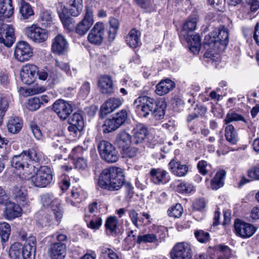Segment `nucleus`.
Returning a JSON list of instances; mask_svg holds the SVG:
<instances>
[{
	"label": "nucleus",
	"instance_id": "obj_5",
	"mask_svg": "<svg viewBox=\"0 0 259 259\" xmlns=\"http://www.w3.org/2000/svg\"><path fill=\"white\" fill-rule=\"evenodd\" d=\"M98 149L102 159L108 163L116 162L119 158L118 151L109 142L103 140L98 144Z\"/></svg>",
	"mask_w": 259,
	"mask_h": 259
},
{
	"label": "nucleus",
	"instance_id": "obj_47",
	"mask_svg": "<svg viewBox=\"0 0 259 259\" xmlns=\"http://www.w3.org/2000/svg\"><path fill=\"white\" fill-rule=\"evenodd\" d=\"M41 105V102L39 98L32 97L28 99L27 108L30 111H36L40 108Z\"/></svg>",
	"mask_w": 259,
	"mask_h": 259
},
{
	"label": "nucleus",
	"instance_id": "obj_31",
	"mask_svg": "<svg viewBox=\"0 0 259 259\" xmlns=\"http://www.w3.org/2000/svg\"><path fill=\"white\" fill-rule=\"evenodd\" d=\"M131 139L132 138L130 134L125 132H121L117 135L116 143L119 148L123 149L131 146L132 143Z\"/></svg>",
	"mask_w": 259,
	"mask_h": 259
},
{
	"label": "nucleus",
	"instance_id": "obj_19",
	"mask_svg": "<svg viewBox=\"0 0 259 259\" xmlns=\"http://www.w3.org/2000/svg\"><path fill=\"white\" fill-rule=\"evenodd\" d=\"M122 104L119 98H111L106 101L101 106L100 112L102 116L106 115L118 108Z\"/></svg>",
	"mask_w": 259,
	"mask_h": 259
},
{
	"label": "nucleus",
	"instance_id": "obj_33",
	"mask_svg": "<svg viewBox=\"0 0 259 259\" xmlns=\"http://www.w3.org/2000/svg\"><path fill=\"white\" fill-rule=\"evenodd\" d=\"M226 174V172L224 170H220L215 174L214 178L211 181L210 186L212 189L217 190L223 186Z\"/></svg>",
	"mask_w": 259,
	"mask_h": 259
},
{
	"label": "nucleus",
	"instance_id": "obj_16",
	"mask_svg": "<svg viewBox=\"0 0 259 259\" xmlns=\"http://www.w3.org/2000/svg\"><path fill=\"white\" fill-rule=\"evenodd\" d=\"M66 252V245L64 243L55 242L50 245L49 253L52 259H64Z\"/></svg>",
	"mask_w": 259,
	"mask_h": 259
},
{
	"label": "nucleus",
	"instance_id": "obj_11",
	"mask_svg": "<svg viewBox=\"0 0 259 259\" xmlns=\"http://www.w3.org/2000/svg\"><path fill=\"white\" fill-rule=\"evenodd\" d=\"M105 33V27L103 23L97 22L89 33V41L93 45L100 46L103 42Z\"/></svg>",
	"mask_w": 259,
	"mask_h": 259
},
{
	"label": "nucleus",
	"instance_id": "obj_22",
	"mask_svg": "<svg viewBox=\"0 0 259 259\" xmlns=\"http://www.w3.org/2000/svg\"><path fill=\"white\" fill-rule=\"evenodd\" d=\"M98 85L101 92L104 94H111L113 93V81L111 76H101L98 81Z\"/></svg>",
	"mask_w": 259,
	"mask_h": 259
},
{
	"label": "nucleus",
	"instance_id": "obj_39",
	"mask_svg": "<svg viewBox=\"0 0 259 259\" xmlns=\"http://www.w3.org/2000/svg\"><path fill=\"white\" fill-rule=\"evenodd\" d=\"M110 27L108 30V39L109 41L114 40L117 30L119 28V21L115 18H112L109 20Z\"/></svg>",
	"mask_w": 259,
	"mask_h": 259
},
{
	"label": "nucleus",
	"instance_id": "obj_50",
	"mask_svg": "<svg viewBox=\"0 0 259 259\" xmlns=\"http://www.w3.org/2000/svg\"><path fill=\"white\" fill-rule=\"evenodd\" d=\"M92 25L90 22L80 21L76 27V32L80 35L85 34L91 28Z\"/></svg>",
	"mask_w": 259,
	"mask_h": 259
},
{
	"label": "nucleus",
	"instance_id": "obj_30",
	"mask_svg": "<svg viewBox=\"0 0 259 259\" xmlns=\"http://www.w3.org/2000/svg\"><path fill=\"white\" fill-rule=\"evenodd\" d=\"M135 143L139 144L143 142L146 138V127L144 124L139 123L133 130Z\"/></svg>",
	"mask_w": 259,
	"mask_h": 259
},
{
	"label": "nucleus",
	"instance_id": "obj_38",
	"mask_svg": "<svg viewBox=\"0 0 259 259\" xmlns=\"http://www.w3.org/2000/svg\"><path fill=\"white\" fill-rule=\"evenodd\" d=\"M22 244L19 242H15L10 247L9 254L11 259H20L22 255Z\"/></svg>",
	"mask_w": 259,
	"mask_h": 259
},
{
	"label": "nucleus",
	"instance_id": "obj_32",
	"mask_svg": "<svg viewBox=\"0 0 259 259\" xmlns=\"http://www.w3.org/2000/svg\"><path fill=\"white\" fill-rule=\"evenodd\" d=\"M23 122L22 120L18 117H11L7 124V127L9 132L12 134L19 133L22 128Z\"/></svg>",
	"mask_w": 259,
	"mask_h": 259
},
{
	"label": "nucleus",
	"instance_id": "obj_58",
	"mask_svg": "<svg viewBox=\"0 0 259 259\" xmlns=\"http://www.w3.org/2000/svg\"><path fill=\"white\" fill-rule=\"evenodd\" d=\"M55 65L59 67L61 70L64 71L67 75H72V71L70 69V66L67 63L63 61L56 60Z\"/></svg>",
	"mask_w": 259,
	"mask_h": 259
},
{
	"label": "nucleus",
	"instance_id": "obj_48",
	"mask_svg": "<svg viewBox=\"0 0 259 259\" xmlns=\"http://www.w3.org/2000/svg\"><path fill=\"white\" fill-rule=\"evenodd\" d=\"M52 20V17L50 11L42 10L40 14L38 21L44 26L47 25Z\"/></svg>",
	"mask_w": 259,
	"mask_h": 259
},
{
	"label": "nucleus",
	"instance_id": "obj_15",
	"mask_svg": "<svg viewBox=\"0 0 259 259\" xmlns=\"http://www.w3.org/2000/svg\"><path fill=\"white\" fill-rule=\"evenodd\" d=\"M36 249V239L34 236H29L26 240L22 250L23 259H35Z\"/></svg>",
	"mask_w": 259,
	"mask_h": 259
},
{
	"label": "nucleus",
	"instance_id": "obj_34",
	"mask_svg": "<svg viewBox=\"0 0 259 259\" xmlns=\"http://www.w3.org/2000/svg\"><path fill=\"white\" fill-rule=\"evenodd\" d=\"M189 35H191L189 37V39L186 38H184V39L188 43L190 44V49L192 52L198 53L201 48L200 36L198 34H194L193 32L190 33Z\"/></svg>",
	"mask_w": 259,
	"mask_h": 259
},
{
	"label": "nucleus",
	"instance_id": "obj_62",
	"mask_svg": "<svg viewBox=\"0 0 259 259\" xmlns=\"http://www.w3.org/2000/svg\"><path fill=\"white\" fill-rule=\"evenodd\" d=\"M31 130L37 140H40L42 137V134L39 126L34 123H31L30 125Z\"/></svg>",
	"mask_w": 259,
	"mask_h": 259
},
{
	"label": "nucleus",
	"instance_id": "obj_49",
	"mask_svg": "<svg viewBox=\"0 0 259 259\" xmlns=\"http://www.w3.org/2000/svg\"><path fill=\"white\" fill-rule=\"evenodd\" d=\"M69 124L84 126V122L82 116L78 113H73L68 120Z\"/></svg>",
	"mask_w": 259,
	"mask_h": 259
},
{
	"label": "nucleus",
	"instance_id": "obj_1",
	"mask_svg": "<svg viewBox=\"0 0 259 259\" xmlns=\"http://www.w3.org/2000/svg\"><path fill=\"white\" fill-rule=\"evenodd\" d=\"M41 158V153L34 148L23 151L20 154L15 155L11 159V165L19 171L20 178L28 180L30 174L34 173L35 166L29 164V161L39 162Z\"/></svg>",
	"mask_w": 259,
	"mask_h": 259
},
{
	"label": "nucleus",
	"instance_id": "obj_29",
	"mask_svg": "<svg viewBox=\"0 0 259 259\" xmlns=\"http://www.w3.org/2000/svg\"><path fill=\"white\" fill-rule=\"evenodd\" d=\"M58 12L65 28L69 31L73 30L74 28L73 20L66 15L67 9L65 7L62 8L61 6L60 9H58Z\"/></svg>",
	"mask_w": 259,
	"mask_h": 259
},
{
	"label": "nucleus",
	"instance_id": "obj_23",
	"mask_svg": "<svg viewBox=\"0 0 259 259\" xmlns=\"http://www.w3.org/2000/svg\"><path fill=\"white\" fill-rule=\"evenodd\" d=\"M20 206L14 202H6L4 210V214L8 219H13L18 217L21 213Z\"/></svg>",
	"mask_w": 259,
	"mask_h": 259
},
{
	"label": "nucleus",
	"instance_id": "obj_9",
	"mask_svg": "<svg viewBox=\"0 0 259 259\" xmlns=\"http://www.w3.org/2000/svg\"><path fill=\"white\" fill-rule=\"evenodd\" d=\"M25 34L28 37L36 43L45 42L48 37V32L44 29L32 25L25 29Z\"/></svg>",
	"mask_w": 259,
	"mask_h": 259
},
{
	"label": "nucleus",
	"instance_id": "obj_37",
	"mask_svg": "<svg viewBox=\"0 0 259 259\" xmlns=\"http://www.w3.org/2000/svg\"><path fill=\"white\" fill-rule=\"evenodd\" d=\"M19 13L23 19H28L34 14L31 6L24 0L21 1Z\"/></svg>",
	"mask_w": 259,
	"mask_h": 259
},
{
	"label": "nucleus",
	"instance_id": "obj_52",
	"mask_svg": "<svg viewBox=\"0 0 259 259\" xmlns=\"http://www.w3.org/2000/svg\"><path fill=\"white\" fill-rule=\"evenodd\" d=\"M128 215L133 224L137 228H139L142 225L144 220H140L139 219L138 213L134 209L130 210L128 211Z\"/></svg>",
	"mask_w": 259,
	"mask_h": 259
},
{
	"label": "nucleus",
	"instance_id": "obj_24",
	"mask_svg": "<svg viewBox=\"0 0 259 259\" xmlns=\"http://www.w3.org/2000/svg\"><path fill=\"white\" fill-rule=\"evenodd\" d=\"M166 171L160 169L153 168L150 172L151 181L155 184L166 183L169 180V176Z\"/></svg>",
	"mask_w": 259,
	"mask_h": 259
},
{
	"label": "nucleus",
	"instance_id": "obj_55",
	"mask_svg": "<svg viewBox=\"0 0 259 259\" xmlns=\"http://www.w3.org/2000/svg\"><path fill=\"white\" fill-rule=\"evenodd\" d=\"M243 5L249 6L250 12L254 13L259 9V0H243Z\"/></svg>",
	"mask_w": 259,
	"mask_h": 259
},
{
	"label": "nucleus",
	"instance_id": "obj_42",
	"mask_svg": "<svg viewBox=\"0 0 259 259\" xmlns=\"http://www.w3.org/2000/svg\"><path fill=\"white\" fill-rule=\"evenodd\" d=\"M238 121H242L245 123L246 124H247V121L241 115L234 112L228 113L224 120V122L225 124H229L230 122Z\"/></svg>",
	"mask_w": 259,
	"mask_h": 259
},
{
	"label": "nucleus",
	"instance_id": "obj_7",
	"mask_svg": "<svg viewBox=\"0 0 259 259\" xmlns=\"http://www.w3.org/2000/svg\"><path fill=\"white\" fill-rule=\"evenodd\" d=\"M192 254L190 244L185 242L176 243L170 251L172 259H191Z\"/></svg>",
	"mask_w": 259,
	"mask_h": 259
},
{
	"label": "nucleus",
	"instance_id": "obj_40",
	"mask_svg": "<svg viewBox=\"0 0 259 259\" xmlns=\"http://www.w3.org/2000/svg\"><path fill=\"white\" fill-rule=\"evenodd\" d=\"M134 107L138 113H143V116L146 117V96H141L136 99L134 102Z\"/></svg>",
	"mask_w": 259,
	"mask_h": 259
},
{
	"label": "nucleus",
	"instance_id": "obj_8",
	"mask_svg": "<svg viewBox=\"0 0 259 259\" xmlns=\"http://www.w3.org/2000/svg\"><path fill=\"white\" fill-rule=\"evenodd\" d=\"M32 55V49L28 43L21 41L17 44L14 56L18 61L22 62L28 61Z\"/></svg>",
	"mask_w": 259,
	"mask_h": 259
},
{
	"label": "nucleus",
	"instance_id": "obj_20",
	"mask_svg": "<svg viewBox=\"0 0 259 259\" xmlns=\"http://www.w3.org/2000/svg\"><path fill=\"white\" fill-rule=\"evenodd\" d=\"M68 44L65 38L61 34L57 35L53 40L52 49L59 54L64 53L67 49Z\"/></svg>",
	"mask_w": 259,
	"mask_h": 259
},
{
	"label": "nucleus",
	"instance_id": "obj_3",
	"mask_svg": "<svg viewBox=\"0 0 259 259\" xmlns=\"http://www.w3.org/2000/svg\"><path fill=\"white\" fill-rule=\"evenodd\" d=\"M205 41L209 45L213 44L221 50H224L229 43V30L224 25H219L205 36Z\"/></svg>",
	"mask_w": 259,
	"mask_h": 259
},
{
	"label": "nucleus",
	"instance_id": "obj_46",
	"mask_svg": "<svg viewBox=\"0 0 259 259\" xmlns=\"http://www.w3.org/2000/svg\"><path fill=\"white\" fill-rule=\"evenodd\" d=\"M183 212V208L181 204L178 203L171 206L168 210V214L170 217L179 218L181 217Z\"/></svg>",
	"mask_w": 259,
	"mask_h": 259
},
{
	"label": "nucleus",
	"instance_id": "obj_63",
	"mask_svg": "<svg viewBox=\"0 0 259 259\" xmlns=\"http://www.w3.org/2000/svg\"><path fill=\"white\" fill-rule=\"evenodd\" d=\"M134 231H131L124 240L125 243L130 248L134 246L136 242V236L133 234Z\"/></svg>",
	"mask_w": 259,
	"mask_h": 259
},
{
	"label": "nucleus",
	"instance_id": "obj_2",
	"mask_svg": "<svg viewBox=\"0 0 259 259\" xmlns=\"http://www.w3.org/2000/svg\"><path fill=\"white\" fill-rule=\"evenodd\" d=\"M124 182V177L121 168L110 167L103 170L100 174L99 186L109 191H116L121 188Z\"/></svg>",
	"mask_w": 259,
	"mask_h": 259
},
{
	"label": "nucleus",
	"instance_id": "obj_18",
	"mask_svg": "<svg viewBox=\"0 0 259 259\" xmlns=\"http://www.w3.org/2000/svg\"><path fill=\"white\" fill-rule=\"evenodd\" d=\"M168 167L172 174L180 177L185 176L189 169L186 164H182L180 161L175 159L170 160L168 164Z\"/></svg>",
	"mask_w": 259,
	"mask_h": 259
},
{
	"label": "nucleus",
	"instance_id": "obj_26",
	"mask_svg": "<svg viewBox=\"0 0 259 259\" xmlns=\"http://www.w3.org/2000/svg\"><path fill=\"white\" fill-rule=\"evenodd\" d=\"M197 20L195 17L189 18L183 25V29L180 32V37L189 39L190 33H193L196 27Z\"/></svg>",
	"mask_w": 259,
	"mask_h": 259
},
{
	"label": "nucleus",
	"instance_id": "obj_14",
	"mask_svg": "<svg viewBox=\"0 0 259 259\" xmlns=\"http://www.w3.org/2000/svg\"><path fill=\"white\" fill-rule=\"evenodd\" d=\"M37 67L33 64H27L23 66L21 74V79L26 84H31L36 78Z\"/></svg>",
	"mask_w": 259,
	"mask_h": 259
},
{
	"label": "nucleus",
	"instance_id": "obj_35",
	"mask_svg": "<svg viewBox=\"0 0 259 259\" xmlns=\"http://www.w3.org/2000/svg\"><path fill=\"white\" fill-rule=\"evenodd\" d=\"M80 189H73L71 192V195L66 198V202L68 204L73 206H77V204L82 201V196Z\"/></svg>",
	"mask_w": 259,
	"mask_h": 259
},
{
	"label": "nucleus",
	"instance_id": "obj_4",
	"mask_svg": "<svg viewBox=\"0 0 259 259\" xmlns=\"http://www.w3.org/2000/svg\"><path fill=\"white\" fill-rule=\"evenodd\" d=\"M28 180L37 187L44 188L50 185L53 179L51 169L46 166H41L36 172L30 175Z\"/></svg>",
	"mask_w": 259,
	"mask_h": 259
},
{
	"label": "nucleus",
	"instance_id": "obj_17",
	"mask_svg": "<svg viewBox=\"0 0 259 259\" xmlns=\"http://www.w3.org/2000/svg\"><path fill=\"white\" fill-rule=\"evenodd\" d=\"M11 195L13 198L23 206L29 205L26 190L20 185L14 186L11 190Z\"/></svg>",
	"mask_w": 259,
	"mask_h": 259
},
{
	"label": "nucleus",
	"instance_id": "obj_27",
	"mask_svg": "<svg viewBox=\"0 0 259 259\" xmlns=\"http://www.w3.org/2000/svg\"><path fill=\"white\" fill-rule=\"evenodd\" d=\"M85 221L89 228L93 230H98L102 225V220L99 214L88 215L87 212L84 216Z\"/></svg>",
	"mask_w": 259,
	"mask_h": 259
},
{
	"label": "nucleus",
	"instance_id": "obj_41",
	"mask_svg": "<svg viewBox=\"0 0 259 259\" xmlns=\"http://www.w3.org/2000/svg\"><path fill=\"white\" fill-rule=\"evenodd\" d=\"M119 127L118 122L113 117L112 118L107 119L105 121L103 126V132L106 133H110L115 131Z\"/></svg>",
	"mask_w": 259,
	"mask_h": 259
},
{
	"label": "nucleus",
	"instance_id": "obj_36",
	"mask_svg": "<svg viewBox=\"0 0 259 259\" xmlns=\"http://www.w3.org/2000/svg\"><path fill=\"white\" fill-rule=\"evenodd\" d=\"M225 136L227 141L231 144H235L238 141L237 133L232 124H227Z\"/></svg>",
	"mask_w": 259,
	"mask_h": 259
},
{
	"label": "nucleus",
	"instance_id": "obj_21",
	"mask_svg": "<svg viewBox=\"0 0 259 259\" xmlns=\"http://www.w3.org/2000/svg\"><path fill=\"white\" fill-rule=\"evenodd\" d=\"M176 87L175 83L171 80L166 78L161 80L156 87V94L163 96L172 91Z\"/></svg>",
	"mask_w": 259,
	"mask_h": 259
},
{
	"label": "nucleus",
	"instance_id": "obj_45",
	"mask_svg": "<svg viewBox=\"0 0 259 259\" xmlns=\"http://www.w3.org/2000/svg\"><path fill=\"white\" fill-rule=\"evenodd\" d=\"M101 256L104 259H120L115 251L107 247H103L101 249Z\"/></svg>",
	"mask_w": 259,
	"mask_h": 259
},
{
	"label": "nucleus",
	"instance_id": "obj_64",
	"mask_svg": "<svg viewBox=\"0 0 259 259\" xmlns=\"http://www.w3.org/2000/svg\"><path fill=\"white\" fill-rule=\"evenodd\" d=\"M248 176L253 180H259V167H254L248 170Z\"/></svg>",
	"mask_w": 259,
	"mask_h": 259
},
{
	"label": "nucleus",
	"instance_id": "obj_57",
	"mask_svg": "<svg viewBox=\"0 0 259 259\" xmlns=\"http://www.w3.org/2000/svg\"><path fill=\"white\" fill-rule=\"evenodd\" d=\"M115 120L118 122V124L120 126L126 121L127 115L125 110H121L120 112H117L113 116Z\"/></svg>",
	"mask_w": 259,
	"mask_h": 259
},
{
	"label": "nucleus",
	"instance_id": "obj_59",
	"mask_svg": "<svg viewBox=\"0 0 259 259\" xmlns=\"http://www.w3.org/2000/svg\"><path fill=\"white\" fill-rule=\"evenodd\" d=\"M75 167L80 170H84L88 167L87 160L83 157H78L73 160Z\"/></svg>",
	"mask_w": 259,
	"mask_h": 259
},
{
	"label": "nucleus",
	"instance_id": "obj_28",
	"mask_svg": "<svg viewBox=\"0 0 259 259\" xmlns=\"http://www.w3.org/2000/svg\"><path fill=\"white\" fill-rule=\"evenodd\" d=\"M41 200L42 205L47 208L50 207L51 209L54 206H57L60 204V200L54 198L52 194L46 193L41 197Z\"/></svg>",
	"mask_w": 259,
	"mask_h": 259
},
{
	"label": "nucleus",
	"instance_id": "obj_51",
	"mask_svg": "<svg viewBox=\"0 0 259 259\" xmlns=\"http://www.w3.org/2000/svg\"><path fill=\"white\" fill-rule=\"evenodd\" d=\"M118 220L115 217H110L106 221L105 227L107 230L111 233L115 232L117 228Z\"/></svg>",
	"mask_w": 259,
	"mask_h": 259
},
{
	"label": "nucleus",
	"instance_id": "obj_44",
	"mask_svg": "<svg viewBox=\"0 0 259 259\" xmlns=\"http://www.w3.org/2000/svg\"><path fill=\"white\" fill-rule=\"evenodd\" d=\"M2 10L7 17H11L14 12V8L12 5V0H0Z\"/></svg>",
	"mask_w": 259,
	"mask_h": 259
},
{
	"label": "nucleus",
	"instance_id": "obj_60",
	"mask_svg": "<svg viewBox=\"0 0 259 259\" xmlns=\"http://www.w3.org/2000/svg\"><path fill=\"white\" fill-rule=\"evenodd\" d=\"M178 190L181 193H191L194 191V187L187 183H181L178 185Z\"/></svg>",
	"mask_w": 259,
	"mask_h": 259
},
{
	"label": "nucleus",
	"instance_id": "obj_54",
	"mask_svg": "<svg viewBox=\"0 0 259 259\" xmlns=\"http://www.w3.org/2000/svg\"><path fill=\"white\" fill-rule=\"evenodd\" d=\"M210 167L211 165L204 160L199 161L197 164L199 172L203 176L207 174Z\"/></svg>",
	"mask_w": 259,
	"mask_h": 259
},
{
	"label": "nucleus",
	"instance_id": "obj_13",
	"mask_svg": "<svg viewBox=\"0 0 259 259\" xmlns=\"http://www.w3.org/2000/svg\"><path fill=\"white\" fill-rule=\"evenodd\" d=\"M15 40L14 29L13 26L6 24H2L0 26V42L10 47Z\"/></svg>",
	"mask_w": 259,
	"mask_h": 259
},
{
	"label": "nucleus",
	"instance_id": "obj_12",
	"mask_svg": "<svg viewBox=\"0 0 259 259\" xmlns=\"http://www.w3.org/2000/svg\"><path fill=\"white\" fill-rule=\"evenodd\" d=\"M53 109L63 120L66 119L73 110L72 105L62 99L57 100L53 104Z\"/></svg>",
	"mask_w": 259,
	"mask_h": 259
},
{
	"label": "nucleus",
	"instance_id": "obj_56",
	"mask_svg": "<svg viewBox=\"0 0 259 259\" xmlns=\"http://www.w3.org/2000/svg\"><path fill=\"white\" fill-rule=\"evenodd\" d=\"M137 152V148L130 146L122 149L121 154L123 157L132 158L136 156Z\"/></svg>",
	"mask_w": 259,
	"mask_h": 259
},
{
	"label": "nucleus",
	"instance_id": "obj_25",
	"mask_svg": "<svg viewBox=\"0 0 259 259\" xmlns=\"http://www.w3.org/2000/svg\"><path fill=\"white\" fill-rule=\"evenodd\" d=\"M141 32L136 29H132L126 37V42L131 48H136L141 45Z\"/></svg>",
	"mask_w": 259,
	"mask_h": 259
},
{
	"label": "nucleus",
	"instance_id": "obj_43",
	"mask_svg": "<svg viewBox=\"0 0 259 259\" xmlns=\"http://www.w3.org/2000/svg\"><path fill=\"white\" fill-rule=\"evenodd\" d=\"M11 232L10 225L6 222L0 223V236L2 241L6 242L9 238Z\"/></svg>",
	"mask_w": 259,
	"mask_h": 259
},
{
	"label": "nucleus",
	"instance_id": "obj_6",
	"mask_svg": "<svg viewBox=\"0 0 259 259\" xmlns=\"http://www.w3.org/2000/svg\"><path fill=\"white\" fill-rule=\"evenodd\" d=\"M166 107V103L164 100L156 101L147 97V108L156 119L160 120L164 117Z\"/></svg>",
	"mask_w": 259,
	"mask_h": 259
},
{
	"label": "nucleus",
	"instance_id": "obj_53",
	"mask_svg": "<svg viewBox=\"0 0 259 259\" xmlns=\"http://www.w3.org/2000/svg\"><path fill=\"white\" fill-rule=\"evenodd\" d=\"M195 237L201 243H206L209 239V234L202 230H196L194 232Z\"/></svg>",
	"mask_w": 259,
	"mask_h": 259
},
{
	"label": "nucleus",
	"instance_id": "obj_10",
	"mask_svg": "<svg viewBox=\"0 0 259 259\" xmlns=\"http://www.w3.org/2000/svg\"><path fill=\"white\" fill-rule=\"evenodd\" d=\"M234 228L236 234L243 238L252 236L256 229L252 224L236 219L234 222Z\"/></svg>",
	"mask_w": 259,
	"mask_h": 259
},
{
	"label": "nucleus",
	"instance_id": "obj_61",
	"mask_svg": "<svg viewBox=\"0 0 259 259\" xmlns=\"http://www.w3.org/2000/svg\"><path fill=\"white\" fill-rule=\"evenodd\" d=\"M68 12L69 14L74 17L78 16L82 12L83 6H68Z\"/></svg>",
	"mask_w": 259,
	"mask_h": 259
}]
</instances>
